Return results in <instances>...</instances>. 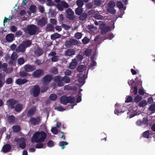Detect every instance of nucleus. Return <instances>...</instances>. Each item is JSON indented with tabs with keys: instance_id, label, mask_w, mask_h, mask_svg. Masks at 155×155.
I'll use <instances>...</instances> for the list:
<instances>
[{
	"instance_id": "nucleus-24",
	"label": "nucleus",
	"mask_w": 155,
	"mask_h": 155,
	"mask_svg": "<svg viewBox=\"0 0 155 155\" xmlns=\"http://www.w3.org/2000/svg\"><path fill=\"white\" fill-rule=\"evenodd\" d=\"M35 111V110L34 108H31L27 112V117L30 118L33 117L32 116L34 115Z\"/></svg>"
},
{
	"instance_id": "nucleus-59",
	"label": "nucleus",
	"mask_w": 155,
	"mask_h": 155,
	"mask_svg": "<svg viewBox=\"0 0 155 155\" xmlns=\"http://www.w3.org/2000/svg\"><path fill=\"white\" fill-rule=\"evenodd\" d=\"M82 36V34L81 33L77 32L75 34V37L78 39H80Z\"/></svg>"
},
{
	"instance_id": "nucleus-64",
	"label": "nucleus",
	"mask_w": 155,
	"mask_h": 155,
	"mask_svg": "<svg viewBox=\"0 0 155 155\" xmlns=\"http://www.w3.org/2000/svg\"><path fill=\"white\" fill-rule=\"evenodd\" d=\"M149 110L151 111H155V104H152L151 105L149 108Z\"/></svg>"
},
{
	"instance_id": "nucleus-21",
	"label": "nucleus",
	"mask_w": 155,
	"mask_h": 155,
	"mask_svg": "<svg viewBox=\"0 0 155 155\" xmlns=\"http://www.w3.org/2000/svg\"><path fill=\"white\" fill-rule=\"evenodd\" d=\"M11 149V146L9 144L5 145L3 147L2 150L4 153H7Z\"/></svg>"
},
{
	"instance_id": "nucleus-38",
	"label": "nucleus",
	"mask_w": 155,
	"mask_h": 155,
	"mask_svg": "<svg viewBox=\"0 0 155 155\" xmlns=\"http://www.w3.org/2000/svg\"><path fill=\"white\" fill-rule=\"evenodd\" d=\"M131 93V95L132 97H134L136 95L137 92V89L136 87H134V90L132 91V90L130 91Z\"/></svg>"
},
{
	"instance_id": "nucleus-46",
	"label": "nucleus",
	"mask_w": 155,
	"mask_h": 155,
	"mask_svg": "<svg viewBox=\"0 0 155 155\" xmlns=\"http://www.w3.org/2000/svg\"><path fill=\"white\" fill-rule=\"evenodd\" d=\"M57 98V95L54 94H51L49 97V99L53 101L55 100Z\"/></svg>"
},
{
	"instance_id": "nucleus-12",
	"label": "nucleus",
	"mask_w": 155,
	"mask_h": 155,
	"mask_svg": "<svg viewBox=\"0 0 155 155\" xmlns=\"http://www.w3.org/2000/svg\"><path fill=\"white\" fill-rule=\"evenodd\" d=\"M24 70L26 72H31L33 71L36 69V67L35 65H31L29 64L25 65L24 67Z\"/></svg>"
},
{
	"instance_id": "nucleus-47",
	"label": "nucleus",
	"mask_w": 155,
	"mask_h": 155,
	"mask_svg": "<svg viewBox=\"0 0 155 155\" xmlns=\"http://www.w3.org/2000/svg\"><path fill=\"white\" fill-rule=\"evenodd\" d=\"M149 130H147L143 133V137L144 138L148 139L149 138Z\"/></svg>"
},
{
	"instance_id": "nucleus-20",
	"label": "nucleus",
	"mask_w": 155,
	"mask_h": 155,
	"mask_svg": "<svg viewBox=\"0 0 155 155\" xmlns=\"http://www.w3.org/2000/svg\"><path fill=\"white\" fill-rule=\"evenodd\" d=\"M75 52V51L73 49H68L65 52V55L66 56H71L74 55Z\"/></svg>"
},
{
	"instance_id": "nucleus-62",
	"label": "nucleus",
	"mask_w": 155,
	"mask_h": 155,
	"mask_svg": "<svg viewBox=\"0 0 155 155\" xmlns=\"http://www.w3.org/2000/svg\"><path fill=\"white\" fill-rule=\"evenodd\" d=\"M133 100L132 97L131 96H129L125 100V102L127 103H130Z\"/></svg>"
},
{
	"instance_id": "nucleus-40",
	"label": "nucleus",
	"mask_w": 155,
	"mask_h": 155,
	"mask_svg": "<svg viewBox=\"0 0 155 155\" xmlns=\"http://www.w3.org/2000/svg\"><path fill=\"white\" fill-rule=\"evenodd\" d=\"M142 97L139 95H137L134 97V101L135 102L138 103L140 101L142 100Z\"/></svg>"
},
{
	"instance_id": "nucleus-2",
	"label": "nucleus",
	"mask_w": 155,
	"mask_h": 155,
	"mask_svg": "<svg viewBox=\"0 0 155 155\" xmlns=\"http://www.w3.org/2000/svg\"><path fill=\"white\" fill-rule=\"evenodd\" d=\"M37 30V26L34 25H30L27 26L26 30L30 35H35Z\"/></svg>"
},
{
	"instance_id": "nucleus-45",
	"label": "nucleus",
	"mask_w": 155,
	"mask_h": 155,
	"mask_svg": "<svg viewBox=\"0 0 155 155\" xmlns=\"http://www.w3.org/2000/svg\"><path fill=\"white\" fill-rule=\"evenodd\" d=\"M76 4L78 7H82L84 4L82 0H77L76 2Z\"/></svg>"
},
{
	"instance_id": "nucleus-36",
	"label": "nucleus",
	"mask_w": 155,
	"mask_h": 155,
	"mask_svg": "<svg viewBox=\"0 0 155 155\" xmlns=\"http://www.w3.org/2000/svg\"><path fill=\"white\" fill-rule=\"evenodd\" d=\"M107 11L109 13L112 14H115L116 12L114 8H108L107 9Z\"/></svg>"
},
{
	"instance_id": "nucleus-4",
	"label": "nucleus",
	"mask_w": 155,
	"mask_h": 155,
	"mask_svg": "<svg viewBox=\"0 0 155 155\" xmlns=\"http://www.w3.org/2000/svg\"><path fill=\"white\" fill-rule=\"evenodd\" d=\"M15 142L19 144V147L22 149H24L25 148L26 144L24 138L21 137L20 138L16 137L14 139Z\"/></svg>"
},
{
	"instance_id": "nucleus-18",
	"label": "nucleus",
	"mask_w": 155,
	"mask_h": 155,
	"mask_svg": "<svg viewBox=\"0 0 155 155\" xmlns=\"http://www.w3.org/2000/svg\"><path fill=\"white\" fill-rule=\"evenodd\" d=\"M78 63L77 61V60L75 58L72 59L71 62L69 65V68L70 69H74L75 68L77 65Z\"/></svg>"
},
{
	"instance_id": "nucleus-15",
	"label": "nucleus",
	"mask_w": 155,
	"mask_h": 155,
	"mask_svg": "<svg viewBox=\"0 0 155 155\" xmlns=\"http://www.w3.org/2000/svg\"><path fill=\"white\" fill-rule=\"evenodd\" d=\"M23 107V105L21 104L18 103V102L14 106L13 109L16 112L20 113L22 110Z\"/></svg>"
},
{
	"instance_id": "nucleus-51",
	"label": "nucleus",
	"mask_w": 155,
	"mask_h": 155,
	"mask_svg": "<svg viewBox=\"0 0 155 155\" xmlns=\"http://www.w3.org/2000/svg\"><path fill=\"white\" fill-rule=\"evenodd\" d=\"M36 6L34 5H31L30 8V10L31 12L33 13H34L36 12Z\"/></svg>"
},
{
	"instance_id": "nucleus-13",
	"label": "nucleus",
	"mask_w": 155,
	"mask_h": 155,
	"mask_svg": "<svg viewBox=\"0 0 155 155\" xmlns=\"http://www.w3.org/2000/svg\"><path fill=\"white\" fill-rule=\"evenodd\" d=\"M53 79V76L51 74H47L43 78V83H49Z\"/></svg>"
},
{
	"instance_id": "nucleus-5",
	"label": "nucleus",
	"mask_w": 155,
	"mask_h": 155,
	"mask_svg": "<svg viewBox=\"0 0 155 155\" xmlns=\"http://www.w3.org/2000/svg\"><path fill=\"white\" fill-rule=\"evenodd\" d=\"M67 18L70 20L73 21L75 18L74 12L70 8H68L65 11Z\"/></svg>"
},
{
	"instance_id": "nucleus-61",
	"label": "nucleus",
	"mask_w": 155,
	"mask_h": 155,
	"mask_svg": "<svg viewBox=\"0 0 155 155\" xmlns=\"http://www.w3.org/2000/svg\"><path fill=\"white\" fill-rule=\"evenodd\" d=\"M48 89V87L47 86H43L41 88V93H44Z\"/></svg>"
},
{
	"instance_id": "nucleus-55",
	"label": "nucleus",
	"mask_w": 155,
	"mask_h": 155,
	"mask_svg": "<svg viewBox=\"0 0 155 155\" xmlns=\"http://www.w3.org/2000/svg\"><path fill=\"white\" fill-rule=\"evenodd\" d=\"M143 125H147L148 122V120L147 118L143 117L142 120Z\"/></svg>"
},
{
	"instance_id": "nucleus-23",
	"label": "nucleus",
	"mask_w": 155,
	"mask_h": 155,
	"mask_svg": "<svg viewBox=\"0 0 155 155\" xmlns=\"http://www.w3.org/2000/svg\"><path fill=\"white\" fill-rule=\"evenodd\" d=\"M32 41L29 40H27L23 41L22 43L23 46L25 47V48H27L29 47L32 44Z\"/></svg>"
},
{
	"instance_id": "nucleus-48",
	"label": "nucleus",
	"mask_w": 155,
	"mask_h": 155,
	"mask_svg": "<svg viewBox=\"0 0 155 155\" xmlns=\"http://www.w3.org/2000/svg\"><path fill=\"white\" fill-rule=\"evenodd\" d=\"M90 39L88 38L86 36L82 39V43L84 45L87 44L90 41Z\"/></svg>"
},
{
	"instance_id": "nucleus-6",
	"label": "nucleus",
	"mask_w": 155,
	"mask_h": 155,
	"mask_svg": "<svg viewBox=\"0 0 155 155\" xmlns=\"http://www.w3.org/2000/svg\"><path fill=\"white\" fill-rule=\"evenodd\" d=\"M18 102V101L12 98L7 101L6 104L9 108L13 109L14 106Z\"/></svg>"
},
{
	"instance_id": "nucleus-19",
	"label": "nucleus",
	"mask_w": 155,
	"mask_h": 155,
	"mask_svg": "<svg viewBox=\"0 0 155 155\" xmlns=\"http://www.w3.org/2000/svg\"><path fill=\"white\" fill-rule=\"evenodd\" d=\"M81 74L80 75L79 78L78 79V81L81 85H83L85 83V80L87 78V76L86 75L84 74L82 76Z\"/></svg>"
},
{
	"instance_id": "nucleus-57",
	"label": "nucleus",
	"mask_w": 155,
	"mask_h": 155,
	"mask_svg": "<svg viewBox=\"0 0 155 155\" xmlns=\"http://www.w3.org/2000/svg\"><path fill=\"white\" fill-rule=\"evenodd\" d=\"M54 145V143L51 140H50L47 143V146L49 147H53Z\"/></svg>"
},
{
	"instance_id": "nucleus-16",
	"label": "nucleus",
	"mask_w": 155,
	"mask_h": 155,
	"mask_svg": "<svg viewBox=\"0 0 155 155\" xmlns=\"http://www.w3.org/2000/svg\"><path fill=\"white\" fill-rule=\"evenodd\" d=\"M26 48L22 44H20L16 49L15 51L17 53L20 52L23 53L25 50Z\"/></svg>"
},
{
	"instance_id": "nucleus-49",
	"label": "nucleus",
	"mask_w": 155,
	"mask_h": 155,
	"mask_svg": "<svg viewBox=\"0 0 155 155\" xmlns=\"http://www.w3.org/2000/svg\"><path fill=\"white\" fill-rule=\"evenodd\" d=\"M25 62V59L23 58H20L18 60V64L20 65H21L24 64Z\"/></svg>"
},
{
	"instance_id": "nucleus-30",
	"label": "nucleus",
	"mask_w": 155,
	"mask_h": 155,
	"mask_svg": "<svg viewBox=\"0 0 155 155\" xmlns=\"http://www.w3.org/2000/svg\"><path fill=\"white\" fill-rule=\"evenodd\" d=\"M12 128L13 131L16 133L19 132L21 130V127L18 125H14L12 127Z\"/></svg>"
},
{
	"instance_id": "nucleus-8",
	"label": "nucleus",
	"mask_w": 155,
	"mask_h": 155,
	"mask_svg": "<svg viewBox=\"0 0 155 155\" xmlns=\"http://www.w3.org/2000/svg\"><path fill=\"white\" fill-rule=\"evenodd\" d=\"M31 91L34 97H38L40 93V87L38 85H35L31 89Z\"/></svg>"
},
{
	"instance_id": "nucleus-27",
	"label": "nucleus",
	"mask_w": 155,
	"mask_h": 155,
	"mask_svg": "<svg viewBox=\"0 0 155 155\" xmlns=\"http://www.w3.org/2000/svg\"><path fill=\"white\" fill-rule=\"evenodd\" d=\"M14 38V35L13 34H9L6 35V40L8 42H10L13 40Z\"/></svg>"
},
{
	"instance_id": "nucleus-29",
	"label": "nucleus",
	"mask_w": 155,
	"mask_h": 155,
	"mask_svg": "<svg viewBox=\"0 0 155 155\" xmlns=\"http://www.w3.org/2000/svg\"><path fill=\"white\" fill-rule=\"evenodd\" d=\"M4 80L5 78L4 77L2 74L0 73V88L3 87L5 83V82H4Z\"/></svg>"
},
{
	"instance_id": "nucleus-54",
	"label": "nucleus",
	"mask_w": 155,
	"mask_h": 155,
	"mask_svg": "<svg viewBox=\"0 0 155 155\" xmlns=\"http://www.w3.org/2000/svg\"><path fill=\"white\" fill-rule=\"evenodd\" d=\"M59 56L58 55H56L52 57L51 58V61L53 62H56L58 61Z\"/></svg>"
},
{
	"instance_id": "nucleus-35",
	"label": "nucleus",
	"mask_w": 155,
	"mask_h": 155,
	"mask_svg": "<svg viewBox=\"0 0 155 155\" xmlns=\"http://www.w3.org/2000/svg\"><path fill=\"white\" fill-rule=\"evenodd\" d=\"M74 101L75 98L74 97L71 96L68 97V103L73 104L74 103Z\"/></svg>"
},
{
	"instance_id": "nucleus-25",
	"label": "nucleus",
	"mask_w": 155,
	"mask_h": 155,
	"mask_svg": "<svg viewBox=\"0 0 155 155\" xmlns=\"http://www.w3.org/2000/svg\"><path fill=\"white\" fill-rule=\"evenodd\" d=\"M7 120L9 124H13L15 122V117L13 115L9 116L7 117Z\"/></svg>"
},
{
	"instance_id": "nucleus-41",
	"label": "nucleus",
	"mask_w": 155,
	"mask_h": 155,
	"mask_svg": "<svg viewBox=\"0 0 155 155\" xmlns=\"http://www.w3.org/2000/svg\"><path fill=\"white\" fill-rule=\"evenodd\" d=\"M18 58V56L16 53L14 52L12 54L11 56V59L12 61H14L15 60L17 59Z\"/></svg>"
},
{
	"instance_id": "nucleus-60",
	"label": "nucleus",
	"mask_w": 155,
	"mask_h": 155,
	"mask_svg": "<svg viewBox=\"0 0 155 155\" xmlns=\"http://www.w3.org/2000/svg\"><path fill=\"white\" fill-rule=\"evenodd\" d=\"M93 6V4L92 2L88 3L86 4V7L87 9L91 8Z\"/></svg>"
},
{
	"instance_id": "nucleus-1",
	"label": "nucleus",
	"mask_w": 155,
	"mask_h": 155,
	"mask_svg": "<svg viewBox=\"0 0 155 155\" xmlns=\"http://www.w3.org/2000/svg\"><path fill=\"white\" fill-rule=\"evenodd\" d=\"M47 137L46 134L43 131L35 132L31 138L32 142L42 143L43 142Z\"/></svg>"
},
{
	"instance_id": "nucleus-26",
	"label": "nucleus",
	"mask_w": 155,
	"mask_h": 155,
	"mask_svg": "<svg viewBox=\"0 0 155 155\" xmlns=\"http://www.w3.org/2000/svg\"><path fill=\"white\" fill-rule=\"evenodd\" d=\"M75 12L77 15H80L83 13V8L82 7H78L75 9Z\"/></svg>"
},
{
	"instance_id": "nucleus-42",
	"label": "nucleus",
	"mask_w": 155,
	"mask_h": 155,
	"mask_svg": "<svg viewBox=\"0 0 155 155\" xmlns=\"http://www.w3.org/2000/svg\"><path fill=\"white\" fill-rule=\"evenodd\" d=\"M147 101L145 100H143L139 103L138 105L140 107H144L147 105Z\"/></svg>"
},
{
	"instance_id": "nucleus-52",
	"label": "nucleus",
	"mask_w": 155,
	"mask_h": 155,
	"mask_svg": "<svg viewBox=\"0 0 155 155\" xmlns=\"http://www.w3.org/2000/svg\"><path fill=\"white\" fill-rule=\"evenodd\" d=\"M6 84H11L13 83V79L12 78H7L5 81Z\"/></svg>"
},
{
	"instance_id": "nucleus-39",
	"label": "nucleus",
	"mask_w": 155,
	"mask_h": 155,
	"mask_svg": "<svg viewBox=\"0 0 155 155\" xmlns=\"http://www.w3.org/2000/svg\"><path fill=\"white\" fill-rule=\"evenodd\" d=\"M63 79L64 82L66 84L69 83L71 81L70 78L66 76L63 77Z\"/></svg>"
},
{
	"instance_id": "nucleus-63",
	"label": "nucleus",
	"mask_w": 155,
	"mask_h": 155,
	"mask_svg": "<svg viewBox=\"0 0 155 155\" xmlns=\"http://www.w3.org/2000/svg\"><path fill=\"white\" fill-rule=\"evenodd\" d=\"M123 4L120 2H118L117 3V7L120 9H122L123 8Z\"/></svg>"
},
{
	"instance_id": "nucleus-58",
	"label": "nucleus",
	"mask_w": 155,
	"mask_h": 155,
	"mask_svg": "<svg viewBox=\"0 0 155 155\" xmlns=\"http://www.w3.org/2000/svg\"><path fill=\"white\" fill-rule=\"evenodd\" d=\"M61 3L62 5L63 8H68L69 7V5L65 2H61Z\"/></svg>"
},
{
	"instance_id": "nucleus-28",
	"label": "nucleus",
	"mask_w": 155,
	"mask_h": 155,
	"mask_svg": "<svg viewBox=\"0 0 155 155\" xmlns=\"http://www.w3.org/2000/svg\"><path fill=\"white\" fill-rule=\"evenodd\" d=\"M87 16V14L85 12H84L80 15L79 18L81 21H84L86 19Z\"/></svg>"
},
{
	"instance_id": "nucleus-22",
	"label": "nucleus",
	"mask_w": 155,
	"mask_h": 155,
	"mask_svg": "<svg viewBox=\"0 0 155 155\" xmlns=\"http://www.w3.org/2000/svg\"><path fill=\"white\" fill-rule=\"evenodd\" d=\"M61 103L66 105L68 103V97L66 96H61L60 99Z\"/></svg>"
},
{
	"instance_id": "nucleus-33",
	"label": "nucleus",
	"mask_w": 155,
	"mask_h": 155,
	"mask_svg": "<svg viewBox=\"0 0 155 155\" xmlns=\"http://www.w3.org/2000/svg\"><path fill=\"white\" fill-rule=\"evenodd\" d=\"M86 69V68L84 66L82 65H80L78 67L77 70L78 71L81 72L84 71Z\"/></svg>"
},
{
	"instance_id": "nucleus-9",
	"label": "nucleus",
	"mask_w": 155,
	"mask_h": 155,
	"mask_svg": "<svg viewBox=\"0 0 155 155\" xmlns=\"http://www.w3.org/2000/svg\"><path fill=\"white\" fill-rule=\"evenodd\" d=\"M100 28L101 30V34L102 35L106 34L110 29V27L108 26H105L104 24L100 25Z\"/></svg>"
},
{
	"instance_id": "nucleus-53",
	"label": "nucleus",
	"mask_w": 155,
	"mask_h": 155,
	"mask_svg": "<svg viewBox=\"0 0 155 155\" xmlns=\"http://www.w3.org/2000/svg\"><path fill=\"white\" fill-rule=\"evenodd\" d=\"M51 132L54 134H57L58 132L57 127H52L51 130Z\"/></svg>"
},
{
	"instance_id": "nucleus-34",
	"label": "nucleus",
	"mask_w": 155,
	"mask_h": 155,
	"mask_svg": "<svg viewBox=\"0 0 155 155\" xmlns=\"http://www.w3.org/2000/svg\"><path fill=\"white\" fill-rule=\"evenodd\" d=\"M68 144V143L66 141H61L59 143V145L61 147V149L63 150L65 147V146Z\"/></svg>"
},
{
	"instance_id": "nucleus-7",
	"label": "nucleus",
	"mask_w": 155,
	"mask_h": 155,
	"mask_svg": "<svg viewBox=\"0 0 155 155\" xmlns=\"http://www.w3.org/2000/svg\"><path fill=\"white\" fill-rule=\"evenodd\" d=\"M54 81L57 83V85L59 87H62L64 85V83L63 82V77L60 76H55L54 78Z\"/></svg>"
},
{
	"instance_id": "nucleus-3",
	"label": "nucleus",
	"mask_w": 155,
	"mask_h": 155,
	"mask_svg": "<svg viewBox=\"0 0 155 155\" xmlns=\"http://www.w3.org/2000/svg\"><path fill=\"white\" fill-rule=\"evenodd\" d=\"M41 117L40 116L36 117H32L30 119L28 123L31 125L35 126L41 123Z\"/></svg>"
},
{
	"instance_id": "nucleus-44",
	"label": "nucleus",
	"mask_w": 155,
	"mask_h": 155,
	"mask_svg": "<svg viewBox=\"0 0 155 155\" xmlns=\"http://www.w3.org/2000/svg\"><path fill=\"white\" fill-rule=\"evenodd\" d=\"M93 2L94 4L96 6H100L101 4V0H94Z\"/></svg>"
},
{
	"instance_id": "nucleus-56",
	"label": "nucleus",
	"mask_w": 155,
	"mask_h": 155,
	"mask_svg": "<svg viewBox=\"0 0 155 155\" xmlns=\"http://www.w3.org/2000/svg\"><path fill=\"white\" fill-rule=\"evenodd\" d=\"M37 143L35 146V147L36 148L39 149L42 148L43 146L44 145L43 143Z\"/></svg>"
},
{
	"instance_id": "nucleus-14",
	"label": "nucleus",
	"mask_w": 155,
	"mask_h": 155,
	"mask_svg": "<svg viewBox=\"0 0 155 155\" xmlns=\"http://www.w3.org/2000/svg\"><path fill=\"white\" fill-rule=\"evenodd\" d=\"M47 23V19L44 17H42L37 21V25L41 27L45 26Z\"/></svg>"
},
{
	"instance_id": "nucleus-17",
	"label": "nucleus",
	"mask_w": 155,
	"mask_h": 155,
	"mask_svg": "<svg viewBox=\"0 0 155 155\" xmlns=\"http://www.w3.org/2000/svg\"><path fill=\"white\" fill-rule=\"evenodd\" d=\"M28 80L26 79H21V78L17 79L15 81V83L16 84L19 85H21L22 84H24L25 83L27 82Z\"/></svg>"
},
{
	"instance_id": "nucleus-31",
	"label": "nucleus",
	"mask_w": 155,
	"mask_h": 155,
	"mask_svg": "<svg viewBox=\"0 0 155 155\" xmlns=\"http://www.w3.org/2000/svg\"><path fill=\"white\" fill-rule=\"evenodd\" d=\"M61 36V35L57 33H54L51 35V38L52 40H54L57 38H60Z\"/></svg>"
},
{
	"instance_id": "nucleus-37",
	"label": "nucleus",
	"mask_w": 155,
	"mask_h": 155,
	"mask_svg": "<svg viewBox=\"0 0 155 155\" xmlns=\"http://www.w3.org/2000/svg\"><path fill=\"white\" fill-rule=\"evenodd\" d=\"M92 52V50L91 49H88L85 50L84 54L86 56L89 57L91 55Z\"/></svg>"
},
{
	"instance_id": "nucleus-10",
	"label": "nucleus",
	"mask_w": 155,
	"mask_h": 155,
	"mask_svg": "<svg viewBox=\"0 0 155 155\" xmlns=\"http://www.w3.org/2000/svg\"><path fill=\"white\" fill-rule=\"evenodd\" d=\"M44 74V71L41 69L37 70L34 71L32 74V76L34 78L40 77Z\"/></svg>"
},
{
	"instance_id": "nucleus-32",
	"label": "nucleus",
	"mask_w": 155,
	"mask_h": 155,
	"mask_svg": "<svg viewBox=\"0 0 155 155\" xmlns=\"http://www.w3.org/2000/svg\"><path fill=\"white\" fill-rule=\"evenodd\" d=\"M35 53L39 56L43 54V52L42 49L38 48L35 50Z\"/></svg>"
},
{
	"instance_id": "nucleus-43",
	"label": "nucleus",
	"mask_w": 155,
	"mask_h": 155,
	"mask_svg": "<svg viewBox=\"0 0 155 155\" xmlns=\"http://www.w3.org/2000/svg\"><path fill=\"white\" fill-rule=\"evenodd\" d=\"M26 71H23L20 72V75L21 77H26L30 76L29 74L26 72Z\"/></svg>"
},
{
	"instance_id": "nucleus-11",
	"label": "nucleus",
	"mask_w": 155,
	"mask_h": 155,
	"mask_svg": "<svg viewBox=\"0 0 155 155\" xmlns=\"http://www.w3.org/2000/svg\"><path fill=\"white\" fill-rule=\"evenodd\" d=\"M65 42L66 45L69 47H71L74 45H77L79 44L78 40L73 38L70 39L69 41H66Z\"/></svg>"
},
{
	"instance_id": "nucleus-50",
	"label": "nucleus",
	"mask_w": 155,
	"mask_h": 155,
	"mask_svg": "<svg viewBox=\"0 0 155 155\" xmlns=\"http://www.w3.org/2000/svg\"><path fill=\"white\" fill-rule=\"evenodd\" d=\"M115 6V3L113 1H110L107 4L108 8H114Z\"/></svg>"
}]
</instances>
